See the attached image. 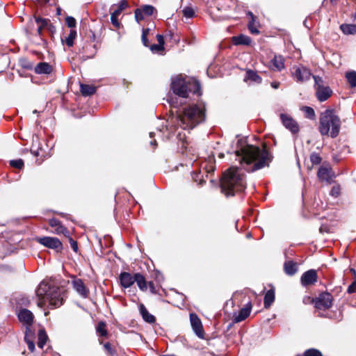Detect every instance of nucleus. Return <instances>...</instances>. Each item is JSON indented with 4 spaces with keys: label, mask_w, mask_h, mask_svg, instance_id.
<instances>
[{
    "label": "nucleus",
    "mask_w": 356,
    "mask_h": 356,
    "mask_svg": "<svg viewBox=\"0 0 356 356\" xmlns=\"http://www.w3.org/2000/svg\"><path fill=\"white\" fill-rule=\"evenodd\" d=\"M280 119L285 128L289 129L292 134H296L299 132V125L291 116L282 113L280 115Z\"/></svg>",
    "instance_id": "obj_12"
},
{
    "label": "nucleus",
    "mask_w": 356,
    "mask_h": 356,
    "mask_svg": "<svg viewBox=\"0 0 356 356\" xmlns=\"http://www.w3.org/2000/svg\"><path fill=\"white\" fill-rule=\"evenodd\" d=\"M319 131L321 135H328L334 138V110H326L320 118Z\"/></svg>",
    "instance_id": "obj_5"
},
{
    "label": "nucleus",
    "mask_w": 356,
    "mask_h": 356,
    "mask_svg": "<svg viewBox=\"0 0 356 356\" xmlns=\"http://www.w3.org/2000/svg\"><path fill=\"white\" fill-rule=\"evenodd\" d=\"M135 19L137 22L144 19L143 13L141 9L138 8L135 10Z\"/></svg>",
    "instance_id": "obj_47"
},
{
    "label": "nucleus",
    "mask_w": 356,
    "mask_h": 356,
    "mask_svg": "<svg viewBox=\"0 0 356 356\" xmlns=\"http://www.w3.org/2000/svg\"><path fill=\"white\" fill-rule=\"evenodd\" d=\"M139 312L143 317V319L149 323H154L156 321L155 317L149 313L144 305L140 304L139 305Z\"/></svg>",
    "instance_id": "obj_21"
},
{
    "label": "nucleus",
    "mask_w": 356,
    "mask_h": 356,
    "mask_svg": "<svg viewBox=\"0 0 356 356\" xmlns=\"http://www.w3.org/2000/svg\"><path fill=\"white\" fill-rule=\"evenodd\" d=\"M284 271L289 275H294L298 270L297 264L293 261H287L284 265Z\"/></svg>",
    "instance_id": "obj_25"
},
{
    "label": "nucleus",
    "mask_w": 356,
    "mask_h": 356,
    "mask_svg": "<svg viewBox=\"0 0 356 356\" xmlns=\"http://www.w3.org/2000/svg\"><path fill=\"white\" fill-rule=\"evenodd\" d=\"M20 63L22 67L25 69H31L33 67L32 64L29 62H27L26 60H21Z\"/></svg>",
    "instance_id": "obj_55"
},
{
    "label": "nucleus",
    "mask_w": 356,
    "mask_h": 356,
    "mask_svg": "<svg viewBox=\"0 0 356 356\" xmlns=\"http://www.w3.org/2000/svg\"><path fill=\"white\" fill-rule=\"evenodd\" d=\"M65 22L70 28H74L76 26V19L72 16H67L65 19Z\"/></svg>",
    "instance_id": "obj_45"
},
{
    "label": "nucleus",
    "mask_w": 356,
    "mask_h": 356,
    "mask_svg": "<svg viewBox=\"0 0 356 356\" xmlns=\"http://www.w3.org/2000/svg\"><path fill=\"white\" fill-rule=\"evenodd\" d=\"M318 275L315 270L311 269L305 272L300 278L301 284L307 286L315 284L317 282Z\"/></svg>",
    "instance_id": "obj_14"
},
{
    "label": "nucleus",
    "mask_w": 356,
    "mask_h": 356,
    "mask_svg": "<svg viewBox=\"0 0 356 356\" xmlns=\"http://www.w3.org/2000/svg\"><path fill=\"white\" fill-rule=\"evenodd\" d=\"M340 29L345 35L356 34V24H343L340 26Z\"/></svg>",
    "instance_id": "obj_27"
},
{
    "label": "nucleus",
    "mask_w": 356,
    "mask_h": 356,
    "mask_svg": "<svg viewBox=\"0 0 356 356\" xmlns=\"http://www.w3.org/2000/svg\"><path fill=\"white\" fill-rule=\"evenodd\" d=\"M69 241H70V245H71V248H72V250L74 251V252H77L78 250V244L76 243V241H75L72 238H71L70 236H69Z\"/></svg>",
    "instance_id": "obj_53"
},
{
    "label": "nucleus",
    "mask_w": 356,
    "mask_h": 356,
    "mask_svg": "<svg viewBox=\"0 0 356 356\" xmlns=\"http://www.w3.org/2000/svg\"><path fill=\"white\" fill-rule=\"evenodd\" d=\"M148 285H149V290H150L151 293H152L154 294L156 293V291L154 283L150 282H149Z\"/></svg>",
    "instance_id": "obj_58"
},
{
    "label": "nucleus",
    "mask_w": 356,
    "mask_h": 356,
    "mask_svg": "<svg viewBox=\"0 0 356 356\" xmlns=\"http://www.w3.org/2000/svg\"><path fill=\"white\" fill-rule=\"evenodd\" d=\"M319 181L326 185L331 184L334 180V172L331 166L327 165H322L317 172Z\"/></svg>",
    "instance_id": "obj_9"
},
{
    "label": "nucleus",
    "mask_w": 356,
    "mask_h": 356,
    "mask_svg": "<svg viewBox=\"0 0 356 356\" xmlns=\"http://www.w3.org/2000/svg\"><path fill=\"white\" fill-rule=\"evenodd\" d=\"M37 241L47 247L48 248H51L56 250L57 252H60L63 250V244L56 237L51 236H44L37 238Z\"/></svg>",
    "instance_id": "obj_10"
},
{
    "label": "nucleus",
    "mask_w": 356,
    "mask_h": 356,
    "mask_svg": "<svg viewBox=\"0 0 356 356\" xmlns=\"http://www.w3.org/2000/svg\"><path fill=\"white\" fill-rule=\"evenodd\" d=\"M42 151V149H37V150H34L33 149H31V153L35 156H38L40 155V152Z\"/></svg>",
    "instance_id": "obj_60"
},
{
    "label": "nucleus",
    "mask_w": 356,
    "mask_h": 356,
    "mask_svg": "<svg viewBox=\"0 0 356 356\" xmlns=\"http://www.w3.org/2000/svg\"><path fill=\"white\" fill-rule=\"evenodd\" d=\"M38 348L42 349V348H43V347L45 345V343L47 341V339H48V337H47L44 330H43V329L39 330L38 334Z\"/></svg>",
    "instance_id": "obj_29"
},
{
    "label": "nucleus",
    "mask_w": 356,
    "mask_h": 356,
    "mask_svg": "<svg viewBox=\"0 0 356 356\" xmlns=\"http://www.w3.org/2000/svg\"><path fill=\"white\" fill-rule=\"evenodd\" d=\"M55 233L57 234H63L64 236L69 237L70 232L67 229L64 227L62 224L55 227Z\"/></svg>",
    "instance_id": "obj_37"
},
{
    "label": "nucleus",
    "mask_w": 356,
    "mask_h": 356,
    "mask_svg": "<svg viewBox=\"0 0 356 356\" xmlns=\"http://www.w3.org/2000/svg\"><path fill=\"white\" fill-rule=\"evenodd\" d=\"M248 29L250 30V31L252 33H254V34H258L259 33V31L254 28L252 24H250L248 25Z\"/></svg>",
    "instance_id": "obj_57"
},
{
    "label": "nucleus",
    "mask_w": 356,
    "mask_h": 356,
    "mask_svg": "<svg viewBox=\"0 0 356 356\" xmlns=\"http://www.w3.org/2000/svg\"><path fill=\"white\" fill-rule=\"evenodd\" d=\"M221 191L227 197L233 196L235 193L241 192L245 188L244 176L238 172V170L230 168L223 174L220 182Z\"/></svg>",
    "instance_id": "obj_4"
},
{
    "label": "nucleus",
    "mask_w": 356,
    "mask_h": 356,
    "mask_svg": "<svg viewBox=\"0 0 356 356\" xmlns=\"http://www.w3.org/2000/svg\"><path fill=\"white\" fill-rule=\"evenodd\" d=\"M332 305V296L329 293H321L316 298L315 308L318 311L319 316L331 318L332 315H328L325 312L331 308Z\"/></svg>",
    "instance_id": "obj_6"
},
{
    "label": "nucleus",
    "mask_w": 356,
    "mask_h": 356,
    "mask_svg": "<svg viewBox=\"0 0 356 356\" xmlns=\"http://www.w3.org/2000/svg\"><path fill=\"white\" fill-rule=\"evenodd\" d=\"M171 90L179 97H187V81L180 77H175L172 81Z\"/></svg>",
    "instance_id": "obj_8"
},
{
    "label": "nucleus",
    "mask_w": 356,
    "mask_h": 356,
    "mask_svg": "<svg viewBox=\"0 0 356 356\" xmlns=\"http://www.w3.org/2000/svg\"><path fill=\"white\" fill-rule=\"evenodd\" d=\"M355 288H356V281L354 282L353 283H352V284H350L348 289H347V291L348 293H353L355 291Z\"/></svg>",
    "instance_id": "obj_56"
},
{
    "label": "nucleus",
    "mask_w": 356,
    "mask_h": 356,
    "mask_svg": "<svg viewBox=\"0 0 356 356\" xmlns=\"http://www.w3.org/2000/svg\"><path fill=\"white\" fill-rule=\"evenodd\" d=\"M315 300H316V298H311L310 296H305L302 300L303 303L305 305L314 304V305H315Z\"/></svg>",
    "instance_id": "obj_51"
},
{
    "label": "nucleus",
    "mask_w": 356,
    "mask_h": 356,
    "mask_svg": "<svg viewBox=\"0 0 356 356\" xmlns=\"http://www.w3.org/2000/svg\"><path fill=\"white\" fill-rule=\"evenodd\" d=\"M346 78L351 88L356 87V72L351 71L346 73Z\"/></svg>",
    "instance_id": "obj_32"
},
{
    "label": "nucleus",
    "mask_w": 356,
    "mask_h": 356,
    "mask_svg": "<svg viewBox=\"0 0 356 356\" xmlns=\"http://www.w3.org/2000/svg\"><path fill=\"white\" fill-rule=\"evenodd\" d=\"M147 33H148V29H147V30L143 29V30L142 38L141 39H142L143 44L145 47H148V45H149V42H148V40H147Z\"/></svg>",
    "instance_id": "obj_50"
},
{
    "label": "nucleus",
    "mask_w": 356,
    "mask_h": 356,
    "mask_svg": "<svg viewBox=\"0 0 356 356\" xmlns=\"http://www.w3.org/2000/svg\"><path fill=\"white\" fill-rule=\"evenodd\" d=\"M128 6L127 2L126 0H121L118 5V8L115 9L112 13L116 14L117 15H120L123 10H124Z\"/></svg>",
    "instance_id": "obj_35"
},
{
    "label": "nucleus",
    "mask_w": 356,
    "mask_h": 356,
    "mask_svg": "<svg viewBox=\"0 0 356 356\" xmlns=\"http://www.w3.org/2000/svg\"><path fill=\"white\" fill-rule=\"evenodd\" d=\"M310 161L313 165H318L321 161V158L317 153H312L310 155Z\"/></svg>",
    "instance_id": "obj_42"
},
{
    "label": "nucleus",
    "mask_w": 356,
    "mask_h": 356,
    "mask_svg": "<svg viewBox=\"0 0 356 356\" xmlns=\"http://www.w3.org/2000/svg\"><path fill=\"white\" fill-rule=\"evenodd\" d=\"M104 348L110 355H113L115 354V350L112 348L111 345L109 342L104 343Z\"/></svg>",
    "instance_id": "obj_52"
},
{
    "label": "nucleus",
    "mask_w": 356,
    "mask_h": 356,
    "mask_svg": "<svg viewBox=\"0 0 356 356\" xmlns=\"http://www.w3.org/2000/svg\"><path fill=\"white\" fill-rule=\"evenodd\" d=\"M332 92V91L330 87L325 86L316 90V97L320 102L327 100L331 96Z\"/></svg>",
    "instance_id": "obj_20"
},
{
    "label": "nucleus",
    "mask_w": 356,
    "mask_h": 356,
    "mask_svg": "<svg viewBox=\"0 0 356 356\" xmlns=\"http://www.w3.org/2000/svg\"><path fill=\"white\" fill-rule=\"evenodd\" d=\"M302 111L305 113V117L308 119L313 120L315 118V111L309 106H303Z\"/></svg>",
    "instance_id": "obj_34"
},
{
    "label": "nucleus",
    "mask_w": 356,
    "mask_h": 356,
    "mask_svg": "<svg viewBox=\"0 0 356 356\" xmlns=\"http://www.w3.org/2000/svg\"><path fill=\"white\" fill-rule=\"evenodd\" d=\"M189 92L196 94L198 96L201 95V86L196 79H191L187 81V96Z\"/></svg>",
    "instance_id": "obj_18"
},
{
    "label": "nucleus",
    "mask_w": 356,
    "mask_h": 356,
    "mask_svg": "<svg viewBox=\"0 0 356 356\" xmlns=\"http://www.w3.org/2000/svg\"><path fill=\"white\" fill-rule=\"evenodd\" d=\"M190 322L193 332L200 339L204 338V330L200 318L195 313L190 314Z\"/></svg>",
    "instance_id": "obj_13"
},
{
    "label": "nucleus",
    "mask_w": 356,
    "mask_h": 356,
    "mask_svg": "<svg viewBox=\"0 0 356 356\" xmlns=\"http://www.w3.org/2000/svg\"><path fill=\"white\" fill-rule=\"evenodd\" d=\"M38 305L44 307L47 302L52 307H58L63 303V290L56 286H50L42 281L36 289Z\"/></svg>",
    "instance_id": "obj_2"
},
{
    "label": "nucleus",
    "mask_w": 356,
    "mask_h": 356,
    "mask_svg": "<svg viewBox=\"0 0 356 356\" xmlns=\"http://www.w3.org/2000/svg\"><path fill=\"white\" fill-rule=\"evenodd\" d=\"M51 70V66L47 63H39L35 67V72L39 74H49Z\"/></svg>",
    "instance_id": "obj_22"
},
{
    "label": "nucleus",
    "mask_w": 356,
    "mask_h": 356,
    "mask_svg": "<svg viewBox=\"0 0 356 356\" xmlns=\"http://www.w3.org/2000/svg\"><path fill=\"white\" fill-rule=\"evenodd\" d=\"M26 327L24 339H33L34 332L31 329L32 325H24Z\"/></svg>",
    "instance_id": "obj_43"
},
{
    "label": "nucleus",
    "mask_w": 356,
    "mask_h": 356,
    "mask_svg": "<svg viewBox=\"0 0 356 356\" xmlns=\"http://www.w3.org/2000/svg\"><path fill=\"white\" fill-rule=\"evenodd\" d=\"M292 74L293 76L299 82L306 81L312 76L310 70L303 65L294 66Z\"/></svg>",
    "instance_id": "obj_11"
},
{
    "label": "nucleus",
    "mask_w": 356,
    "mask_h": 356,
    "mask_svg": "<svg viewBox=\"0 0 356 356\" xmlns=\"http://www.w3.org/2000/svg\"><path fill=\"white\" fill-rule=\"evenodd\" d=\"M80 91L83 96H90L96 92V88L92 86L81 83L80 85Z\"/></svg>",
    "instance_id": "obj_28"
},
{
    "label": "nucleus",
    "mask_w": 356,
    "mask_h": 356,
    "mask_svg": "<svg viewBox=\"0 0 356 356\" xmlns=\"http://www.w3.org/2000/svg\"><path fill=\"white\" fill-rule=\"evenodd\" d=\"M72 286L74 290L83 298H87L88 290L86 287L83 282L81 279H76L72 282Z\"/></svg>",
    "instance_id": "obj_17"
},
{
    "label": "nucleus",
    "mask_w": 356,
    "mask_h": 356,
    "mask_svg": "<svg viewBox=\"0 0 356 356\" xmlns=\"http://www.w3.org/2000/svg\"><path fill=\"white\" fill-rule=\"evenodd\" d=\"M118 15L113 13H111V22L112 24L116 28H118L120 26V22H118Z\"/></svg>",
    "instance_id": "obj_46"
},
{
    "label": "nucleus",
    "mask_w": 356,
    "mask_h": 356,
    "mask_svg": "<svg viewBox=\"0 0 356 356\" xmlns=\"http://www.w3.org/2000/svg\"><path fill=\"white\" fill-rule=\"evenodd\" d=\"M246 79L258 83L261 82V78L256 72L251 70L247 71Z\"/></svg>",
    "instance_id": "obj_31"
},
{
    "label": "nucleus",
    "mask_w": 356,
    "mask_h": 356,
    "mask_svg": "<svg viewBox=\"0 0 356 356\" xmlns=\"http://www.w3.org/2000/svg\"><path fill=\"white\" fill-rule=\"evenodd\" d=\"M252 309V303L248 302L244 307L241 309L238 315L234 316V321L236 323L245 320L250 314Z\"/></svg>",
    "instance_id": "obj_19"
},
{
    "label": "nucleus",
    "mask_w": 356,
    "mask_h": 356,
    "mask_svg": "<svg viewBox=\"0 0 356 356\" xmlns=\"http://www.w3.org/2000/svg\"><path fill=\"white\" fill-rule=\"evenodd\" d=\"M270 85H271L272 88H273L274 89H277L280 86V83L277 82V81H273L271 83Z\"/></svg>",
    "instance_id": "obj_61"
},
{
    "label": "nucleus",
    "mask_w": 356,
    "mask_h": 356,
    "mask_svg": "<svg viewBox=\"0 0 356 356\" xmlns=\"http://www.w3.org/2000/svg\"><path fill=\"white\" fill-rule=\"evenodd\" d=\"M275 301V291L274 289H269L265 294L264 305L265 308H269L273 302Z\"/></svg>",
    "instance_id": "obj_26"
},
{
    "label": "nucleus",
    "mask_w": 356,
    "mask_h": 356,
    "mask_svg": "<svg viewBox=\"0 0 356 356\" xmlns=\"http://www.w3.org/2000/svg\"><path fill=\"white\" fill-rule=\"evenodd\" d=\"M134 282H136L138 288L141 290V291H147V282L145 280V277L141 275L140 273H135V279H134Z\"/></svg>",
    "instance_id": "obj_24"
},
{
    "label": "nucleus",
    "mask_w": 356,
    "mask_h": 356,
    "mask_svg": "<svg viewBox=\"0 0 356 356\" xmlns=\"http://www.w3.org/2000/svg\"><path fill=\"white\" fill-rule=\"evenodd\" d=\"M120 284L123 288H129L134 284L135 275L132 276L131 273L122 272L119 276Z\"/></svg>",
    "instance_id": "obj_16"
},
{
    "label": "nucleus",
    "mask_w": 356,
    "mask_h": 356,
    "mask_svg": "<svg viewBox=\"0 0 356 356\" xmlns=\"http://www.w3.org/2000/svg\"><path fill=\"white\" fill-rule=\"evenodd\" d=\"M334 190H335V197L339 194V191H340V188L339 186H337L335 184V188H334Z\"/></svg>",
    "instance_id": "obj_64"
},
{
    "label": "nucleus",
    "mask_w": 356,
    "mask_h": 356,
    "mask_svg": "<svg viewBox=\"0 0 356 356\" xmlns=\"http://www.w3.org/2000/svg\"><path fill=\"white\" fill-rule=\"evenodd\" d=\"M24 341L27 343L29 350L33 353L35 350V343L33 339H24Z\"/></svg>",
    "instance_id": "obj_48"
},
{
    "label": "nucleus",
    "mask_w": 356,
    "mask_h": 356,
    "mask_svg": "<svg viewBox=\"0 0 356 356\" xmlns=\"http://www.w3.org/2000/svg\"><path fill=\"white\" fill-rule=\"evenodd\" d=\"M232 41L235 45H249L251 42V39L245 35L241 34L238 36L233 37Z\"/></svg>",
    "instance_id": "obj_23"
},
{
    "label": "nucleus",
    "mask_w": 356,
    "mask_h": 356,
    "mask_svg": "<svg viewBox=\"0 0 356 356\" xmlns=\"http://www.w3.org/2000/svg\"><path fill=\"white\" fill-rule=\"evenodd\" d=\"M76 37V31L74 29H71L69 35L65 38V43L68 47H72L74 44V40Z\"/></svg>",
    "instance_id": "obj_33"
},
{
    "label": "nucleus",
    "mask_w": 356,
    "mask_h": 356,
    "mask_svg": "<svg viewBox=\"0 0 356 356\" xmlns=\"http://www.w3.org/2000/svg\"><path fill=\"white\" fill-rule=\"evenodd\" d=\"M320 232H329L330 230L327 228V227L325 225H323L320 227Z\"/></svg>",
    "instance_id": "obj_62"
},
{
    "label": "nucleus",
    "mask_w": 356,
    "mask_h": 356,
    "mask_svg": "<svg viewBox=\"0 0 356 356\" xmlns=\"http://www.w3.org/2000/svg\"><path fill=\"white\" fill-rule=\"evenodd\" d=\"M155 8L150 5H145L144 6L141 10L143 11V14H145L146 15L150 16L154 13Z\"/></svg>",
    "instance_id": "obj_41"
},
{
    "label": "nucleus",
    "mask_w": 356,
    "mask_h": 356,
    "mask_svg": "<svg viewBox=\"0 0 356 356\" xmlns=\"http://www.w3.org/2000/svg\"><path fill=\"white\" fill-rule=\"evenodd\" d=\"M10 165L12 167L16 168L17 169H22L24 167V161L21 159L11 160L10 161Z\"/></svg>",
    "instance_id": "obj_39"
},
{
    "label": "nucleus",
    "mask_w": 356,
    "mask_h": 356,
    "mask_svg": "<svg viewBox=\"0 0 356 356\" xmlns=\"http://www.w3.org/2000/svg\"><path fill=\"white\" fill-rule=\"evenodd\" d=\"M272 64L273 66L277 70L281 71L282 69L284 68V59L280 56H275L274 58L272 59Z\"/></svg>",
    "instance_id": "obj_30"
},
{
    "label": "nucleus",
    "mask_w": 356,
    "mask_h": 356,
    "mask_svg": "<svg viewBox=\"0 0 356 356\" xmlns=\"http://www.w3.org/2000/svg\"><path fill=\"white\" fill-rule=\"evenodd\" d=\"M35 22L37 24H39V26H42L44 28L47 26L48 24L50 23L49 19L42 17L35 18Z\"/></svg>",
    "instance_id": "obj_44"
},
{
    "label": "nucleus",
    "mask_w": 356,
    "mask_h": 356,
    "mask_svg": "<svg viewBox=\"0 0 356 356\" xmlns=\"http://www.w3.org/2000/svg\"><path fill=\"white\" fill-rule=\"evenodd\" d=\"M17 317L20 323L24 325H32L34 316L33 313L27 309H21L17 313Z\"/></svg>",
    "instance_id": "obj_15"
},
{
    "label": "nucleus",
    "mask_w": 356,
    "mask_h": 356,
    "mask_svg": "<svg viewBox=\"0 0 356 356\" xmlns=\"http://www.w3.org/2000/svg\"><path fill=\"white\" fill-rule=\"evenodd\" d=\"M49 224L51 227H56L61 224L60 221L56 218H51L49 221Z\"/></svg>",
    "instance_id": "obj_54"
},
{
    "label": "nucleus",
    "mask_w": 356,
    "mask_h": 356,
    "mask_svg": "<svg viewBox=\"0 0 356 356\" xmlns=\"http://www.w3.org/2000/svg\"><path fill=\"white\" fill-rule=\"evenodd\" d=\"M182 13L184 16L186 18H192L195 15L193 9L191 7L184 8Z\"/></svg>",
    "instance_id": "obj_40"
},
{
    "label": "nucleus",
    "mask_w": 356,
    "mask_h": 356,
    "mask_svg": "<svg viewBox=\"0 0 356 356\" xmlns=\"http://www.w3.org/2000/svg\"><path fill=\"white\" fill-rule=\"evenodd\" d=\"M156 38L159 44H163L164 46V38L161 35H157Z\"/></svg>",
    "instance_id": "obj_59"
},
{
    "label": "nucleus",
    "mask_w": 356,
    "mask_h": 356,
    "mask_svg": "<svg viewBox=\"0 0 356 356\" xmlns=\"http://www.w3.org/2000/svg\"><path fill=\"white\" fill-rule=\"evenodd\" d=\"M204 106L193 105L184 108L179 114L177 120L178 125L183 129H192L205 120Z\"/></svg>",
    "instance_id": "obj_3"
},
{
    "label": "nucleus",
    "mask_w": 356,
    "mask_h": 356,
    "mask_svg": "<svg viewBox=\"0 0 356 356\" xmlns=\"http://www.w3.org/2000/svg\"><path fill=\"white\" fill-rule=\"evenodd\" d=\"M234 152L237 160L248 172H252L268 165L270 154L266 149L257 146L245 144L243 139L238 140L237 147Z\"/></svg>",
    "instance_id": "obj_1"
},
{
    "label": "nucleus",
    "mask_w": 356,
    "mask_h": 356,
    "mask_svg": "<svg viewBox=\"0 0 356 356\" xmlns=\"http://www.w3.org/2000/svg\"><path fill=\"white\" fill-rule=\"evenodd\" d=\"M353 112L348 109L346 116L341 114L335 115V136L340 131H346L352 123Z\"/></svg>",
    "instance_id": "obj_7"
},
{
    "label": "nucleus",
    "mask_w": 356,
    "mask_h": 356,
    "mask_svg": "<svg viewBox=\"0 0 356 356\" xmlns=\"http://www.w3.org/2000/svg\"><path fill=\"white\" fill-rule=\"evenodd\" d=\"M150 49L153 52L160 51L164 49V46L161 44H154L150 47Z\"/></svg>",
    "instance_id": "obj_49"
},
{
    "label": "nucleus",
    "mask_w": 356,
    "mask_h": 356,
    "mask_svg": "<svg viewBox=\"0 0 356 356\" xmlns=\"http://www.w3.org/2000/svg\"><path fill=\"white\" fill-rule=\"evenodd\" d=\"M97 332L99 336L105 337L107 335V330L106 329V323L103 321H100L97 327Z\"/></svg>",
    "instance_id": "obj_36"
},
{
    "label": "nucleus",
    "mask_w": 356,
    "mask_h": 356,
    "mask_svg": "<svg viewBox=\"0 0 356 356\" xmlns=\"http://www.w3.org/2000/svg\"><path fill=\"white\" fill-rule=\"evenodd\" d=\"M149 145L153 147V148H155L157 145L156 140H152L149 141Z\"/></svg>",
    "instance_id": "obj_63"
},
{
    "label": "nucleus",
    "mask_w": 356,
    "mask_h": 356,
    "mask_svg": "<svg viewBox=\"0 0 356 356\" xmlns=\"http://www.w3.org/2000/svg\"><path fill=\"white\" fill-rule=\"evenodd\" d=\"M312 77L314 80V88L316 90L324 86V81L322 77L316 75H313Z\"/></svg>",
    "instance_id": "obj_38"
}]
</instances>
